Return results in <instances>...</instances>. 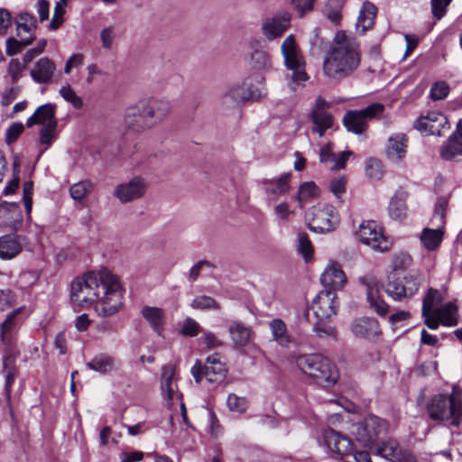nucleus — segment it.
Listing matches in <instances>:
<instances>
[{
    "label": "nucleus",
    "instance_id": "09e8293b",
    "mask_svg": "<svg viewBox=\"0 0 462 462\" xmlns=\"http://www.w3.org/2000/svg\"><path fill=\"white\" fill-rule=\"evenodd\" d=\"M250 64L254 69H265L271 67V59L265 51L255 50L251 54Z\"/></svg>",
    "mask_w": 462,
    "mask_h": 462
},
{
    "label": "nucleus",
    "instance_id": "b1692460",
    "mask_svg": "<svg viewBox=\"0 0 462 462\" xmlns=\"http://www.w3.org/2000/svg\"><path fill=\"white\" fill-rule=\"evenodd\" d=\"M351 332L361 338L373 339L381 334L380 324L374 318L361 317L353 320Z\"/></svg>",
    "mask_w": 462,
    "mask_h": 462
},
{
    "label": "nucleus",
    "instance_id": "bb28decb",
    "mask_svg": "<svg viewBox=\"0 0 462 462\" xmlns=\"http://www.w3.org/2000/svg\"><path fill=\"white\" fill-rule=\"evenodd\" d=\"M25 238L16 234L0 236V259L11 260L22 251Z\"/></svg>",
    "mask_w": 462,
    "mask_h": 462
},
{
    "label": "nucleus",
    "instance_id": "423d86ee",
    "mask_svg": "<svg viewBox=\"0 0 462 462\" xmlns=\"http://www.w3.org/2000/svg\"><path fill=\"white\" fill-rule=\"evenodd\" d=\"M309 228L316 233H326L336 229L339 224V214L328 204L313 206L309 212Z\"/></svg>",
    "mask_w": 462,
    "mask_h": 462
},
{
    "label": "nucleus",
    "instance_id": "e433bc0d",
    "mask_svg": "<svg viewBox=\"0 0 462 462\" xmlns=\"http://www.w3.org/2000/svg\"><path fill=\"white\" fill-rule=\"evenodd\" d=\"M250 94L246 92V82L231 87L222 97V104L227 107L238 105L250 99Z\"/></svg>",
    "mask_w": 462,
    "mask_h": 462
},
{
    "label": "nucleus",
    "instance_id": "603ef678",
    "mask_svg": "<svg viewBox=\"0 0 462 462\" xmlns=\"http://www.w3.org/2000/svg\"><path fill=\"white\" fill-rule=\"evenodd\" d=\"M60 95L64 100L70 103L74 108L80 109L83 106L82 98L75 93L70 85H63L60 89Z\"/></svg>",
    "mask_w": 462,
    "mask_h": 462
},
{
    "label": "nucleus",
    "instance_id": "2f4dec72",
    "mask_svg": "<svg viewBox=\"0 0 462 462\" xmlns=\"http://www.w3.org/2000/svg\"><path fill=\"white\" fill-rule=\"evenodd\" d=\"M291 174L284 173L278 179L267 180L263 181L266 194L272 200H276L280 196L285 195L290 190Z\"/></svg>",
    "mask_w": 462,
    "mask_h": 462
},
{
    "label": "nucleus",
    "instance_id": "6e6552de",
    "mask_svg": "<svg viewBox=\"0 0 462 462\" xmlns=\"http://www.w3.org/2000/svg\"><path fill=\"white\" fill-rule=\"evenodd\" d=\"M383 111V104L373 103L361 110L347 111L344 116L343 123L347 131L361 134L366 130L368 121L378 118Z\"/></svg>",
    "mask_w": 462,
    "mask_h": 462
},
{
    "label": "nucleus",
    "instance_id": "f704fd0d",
    "mask_svg": "<svg viewBox=\"0 0 462 462\" xmlns=\"http://www.w3.org/2000/svg\"><path fill=\"white\" fill-rule=\"evenodd\" d=\"M228 334L236 347H243L250 342L252 329L241 321L233 320L228 326Z\"/></svg>",
    "mask_w": 462,
    "mask_h": 462
},
{
    "label": "nucleus",
    "instance_id": "4468645a",
    "mask_svg": "<svg viewBox=\"0 0 462 462\" xmlns=\"http://www.w3.org/2000/svg\"><path fill=\"white\" fill-rule=\"evenodd\" d=\"M312 310L319 320L329 319L337 314V294L330 289L320 291L312 301Z\"/></svg>",
    "mask_w": 462,
    "mask_h": 462
},
{
    "label": "nucleus",
    "instance_id": "f3484780",
    "mask_svg": "<svg viewBox=\"0 0 462 462\" xmlns=\"http://www.w3.org/2000/svg\"><path fill=\"white\" fill-rule=\"evenodd\" d=\"M23 308H18L7 315L5 320L1 325V341L5 346V354H18L16 346V331L19 321L16 317L21 313Z\"/></svg>",
    "mask_w": 462,
    "mask_h": 462
},
{
    "label": "nucleus",
    "instance_id": "774afa93",
    "mask_svg": "<svg viewBox=\"0 0 462 462\" xmlns=\"http://www.w3.org/2000/svg\"><path fill=\"white\" fill-rule=\"evenodd\" d=\"M24 65L21 63L18 59H12L8 65V74L12 78V83H16L22 77V72L24 69Z\"/></svg>",
    "mask_w": 462,
    "mask_h": 462
},
{
    "label": "nucleus",
    "instance_id": "052dcab7",
    "mask_svg": "<svg viewBox=\"0 0 462 462\" xmlns=\"http://www.w3.org/2000/svg\"><path fill=\"white\" fill-rule=\"evenodd\" d=\"M329 190L338 199H341L346 191V180L345 177H338L331 180Z\"/></svg>",
    "mask_w": 462,
    "mask_h": 462
},
{
    "label": "nucleus",
    "instance_id": "20e7f679",
    "mask_svg": "<svg viewBox=\"0 0 462 462\" xmlns=\"http://www.w3.org/2000/svg\"><path fill=\"white\" fill-rule=\"evenodd\" d=\"M427 412L432 420H450L451 425L458 426L462 419V391L453 386L450 395L433 396L427 405Z\"/></svg>",
    "mask_w": 462,
    "mask_h": 462
},
{
    "label": "nucleus",
    "instance_id": "393cba45",
    "mask_svg": "<svg viewBox=\"0 0 462 462\" xmlns=\"http://www.w3.org/2000/svg\"><path fill=\"white\" fill-rule=\"evenodd\" d=\"M17 355L12 353L5 354L3 360V370L5 379L4 392L9 413L12 417L14 416V411L11 402V389L16 375L15 357Z\"/></svg>",
    "mask_w": 462,
    "mask_h": 462
},
{
    "label": "nucleus",
    "instance_id": "4d7b16f0",
    "mask_svg": "<svg viewBox=\"0 0 462 462\" xmlns=\"http://www.w3.org/2000/svg\"><path fill=\"white\" fill-rule=\"evenodd\" d=\"M92 184L89 181H79L69 189L71 198L76 201H81L90 191Z\"/></svg>",
    "mask_w": 462,
    "mask_h": 462
},
{
    "label": "nucleus",
    "instance_id": "a878e982",
    "mask_svg": "<svg viewBox=\"0 0 462 462\" xmlns=\"http://www.w3.org/2000/svg\"><path fill=\"white\" fill-rule=\"evenodd\" d=\"M320 282L326 289H342L346 282V277L341 266L337 263H331L320 275Z\"/></svg>",
    "mask_w": 462,
    "mask_h": 462
},
{
    "label": "nucleus",
    "instance_id": "79ce46f5",
    "mask_svg": "<svg viewBox=\"0 0 462 462\" xmlns=\"http://www.w3.org/2000/svg\"><path fill=\"white\" fill-rule=\"evenodd\" d=\"M319 195V189L313 181L303 182L298 189L295 199L299 202L300 208L310 200L317 198Z\"/></svg>",
    "mask_w": 462,
    "mask_h": 462
},
{
    "label": "nucleus",
    "instance_id": "7ed1b4c3",
    "mask_svg": "<svg viewBox=\"0 0 462 462\" xmlns=\"http://www.w3.org/2000/svg\"><path fill=\"white\" fill-rule=\"evenodd\" d=\"M294 362L302 374L324 388L334 386L339 379L337 365L322 355H298Z\"/></svg>",
    "mask_w": 462,
    "mask_h": 462
},
{
    "label": "nucleus",
    "instance_id": "473e14b6",
    "mask_svg": "<svg viewBox=\"0 0 462 462\" xmlns=\"http://www.w3.org/2000/svg\"><path fill=\"white\" fill-rule=\"evenodd\" d=\"M407 138L403 134H395L388 138L387 156L393 162H399L406 155Z\"/></svg>",
    "mask_w": 462,
    "mask_h": 462
},
{
    "label": "nucleus",
    "instance_id": "6ab92c4d",
    "mask_svg": "<svg viewBox=\"0 0 462 462\" xmlns=\"http://www.w3.org/2000/svg\"><path fill=\"white\" fill-rule=\"evenodd\" d=\"M176 377V369L172 365H165L162 367L161 392L162 398L168 404H172L175 400L181 399L182 394L179 392Z\"/></svg>",
    "mask_w": 462,
    "mask_h": 462
},
{
    "label": "nucleus",
    "instance_id": "a18cd8bd",
    "mask_svg": "<svg viewBox=\"0 0 462 462\" xmlns=\"http://www.w3.org/2000/svg\"><path fill=\"white\" fill-rule=\"evenodd\" d=\"M17 35L21 37L22 32H27L32 35V32L36 28V19L28 13H22L18 15L16 21Z\"/></svg>",
    "mask_w": 462,
    "mask_h": 462
},
{
    "label": "nucleus",
    "instance_id": "a19ab883",
    "mask_svg": "<svg viewBox=\"0 0 462 462\" xmlns=\"http://www.w3.org/2000/svg\"><path fill=\"white\" fill-rule=\"evenodd\" d=\"M142 315L154 330L159 332L162 329L164 324V312L162 309L145 306L142 310Z\"/></svg>",
    "mask_w": 462,
    "mask_h": 462
},
{
    "label": "nucleus",
    "instance_id": "13d9d810",
    "mask_svg": "<svg viewBox=\"0 0 462 462\" xmlns=\"http://www.w3.org/2000/svg\"><path fill=\"white\" fill-rule=\"evenodd\" d=\"M411 264V257L407 253H399L394 255L392 262L391 273H398L399 271L407 269Z\"/></svg>",
    "mask_w": 462,
    "mask_h": 462
},
{
    "label": "nucleus",
    "instance_id": "4c0bfd02",
    "mask_svg": "<svg viewBox=\"0 0 462 462\" xmlns=\"http://www.w3.org/2000/svg\"><path fill=\"white\" fill-rule=\"evenodd\" d=\"M21 212L14 203L0 202V225L14 227L21 221Z\"/></svg>",
    "mask_w": 462,
    "mask_h": 462
},
{
    "label": "nucleus",
    "instance_id": "3c124183",
    "mask_svg": "<svg viewBox=\"0 0 462 462\" xmlns=\"http://www.w3.org/2000/svg\"><path fill=\"white\" fill-rule=\"evenodd\" d=\"M57 126L52 124V126H44L40 130V144L44 146L41 151V154L49 149L53 142L57 139Z\"/></svg>",
    "mask_w": 462,
    "mask_h": 462
},
{
    "label": "nucleus",
    "instance_id": "ddd939ff",
    "mask_svg": "<svg viewBox=\"0 0 462 462\" xmlns=\"http://www.w3.org/2000/svg\"><path fill=\"white\" fill-rule=\"evenodd\" d=\"M148 181L142 176H134L128 181L118 184L113 192V195L121 203H130L142 199L148 189Z\"/></svg>",
    "mask_w": 462,
    "mask_h": 462
},
{
    "label": "nucleus",
    "instance_id": "39448f33",
    "mask_svg": "<svg viewBox=\"0 0 462 462\" xmlns=\"http://www.w3.org/2000/svg\"><path fill=\"white\" fill-rule=\"evenodd\" d=\"M281 50L285 67L287 69L292 71L291 75L289 77L288 86L292 92H296L298 88L303 86L309 79V76L305 71L304 59L292 34H290L284 39Z\"/></svg>",
    "mask_w": 462,
    "mask_h": 462
},
{
    "label": "nucleus",
    "instance_id": "dca6fc26",
    "mask_svg": "<svg viewBox=\"0 0 462 462\" xmlns=\"http://www.w3.org/2000/svg\"><path fill=\"white\" fill-rule=\"evenodd\" d=\"M414 128L427 134L441 135L442 131L449 129V123L445 115L432 111L420 116L414 122Z\"/></svg>",
    "mask_w": 462,
    "mask_h": 462
},
{
    "label": "nucleus",
    "instance_id": "a211bd4d",
    "mask_svg": "<svg viewBox=\"0 0 462 462\" xmlns=\"http://www.w3.org/2000/svg\"><path fill=\"white\" fill-rule=\"evenodd\" d=\"M330 107V103L327 102L321 97H318L316 99L315 106L311 111V121L314 125L313 132L319 134V136H323L327 129H329L333 125V116L328 111Z\"/></svg>",
    "mask_w": 462,
    "mask_h": 462
},
{
    "label": "nucleus",
    "instance_id": "9b49d317",
    "mask_svg": "<svg viewBox=\"0 0 462 462\" xmlns=\"http://www.w3.org/2000/svg\"><path fill=\"white\" fill-rule=\"evenodd\" d=\"M190 372L196 383H200L203 376L210 383H219L225 379L226 368L218 356L215 354L207 358L203 366L201 362L197 360Z\"/></svg>",
    "mask_w": 462,
    "mask_h": 462
},
{
    "label": "nucleus",
    "instance_id": "5701e85b",
    "mask_svg": "<svg viewBox=\"0 0 462 462\" xmlns=\"http://www.w3.org/2000/svg\"><path fill=\"white\" fill-rule=\"evenodd\" d=\"M291 14L288 12L277 14L270 19L263 21L262 24L263 34L269 41H273L281 35L290 27Z\"/></svg>",
    "mask_w": 462,
    "mask_h": 462
},
{
    "label": "nucleus",
    "instance_id": "2eb2a0df",
    "mask_svg": "<svg viewBox=\"0 0 462 462\" xmlns=\"http://www.w3.org/2000/svg\"><path fill=\"white\" fill-rule=\"evenodd\" d=\"M425 324L430 329H437L439 324L447 327H453L457 324V308L452 302L443 304L434 312H428L422 315Z\"/></svg>",
    "mask_w": 462,
    "mask_h": 462
},
{
    "label": "nucleus",
    "instance_id": "37998d69",
    "mask_svg": "<svg viewBox=\"0 0 462 462\" xmlns=\"http://www.w3.org/2000/svg\"><path fill=\"white\" fill-rule=\"evenodd\" d=\"M377 453L381 457L393 462H397L398 458L403 454V452L399 448L398 443L393 439L383 442L379 446Z\"/></svg>",
    "mask_w": 462,
    "mask_h": 462
},
{
    "label": "nucleus",
    "instance_id": "58836bf2",
    "mask_svg": "<svg viewBox=\"0 0 462 462\" xmlns=\"http://www.w3.org/2000/svg\"><path fill=\"white\" fill-rule=\"evenodd\" d=\"M273 339L281 346L288 347L291 337L288 333L287 326L281 319H274L269 323Z\"/></svg>",
    "mask_w": 462,
    "mask_h": 462
},
{
    "label": "nucleus",
    "instance_id": "f8f14e48",
    "mask_svg": "<svg viewBox=\"0 0 462 462\" xmlns=\"http://www.w3.org/2000/svg\"><path fill=\"white\" fill-rule=\"evenodd\" d=\"M138 104L152 128L163 123L171 112L170 101L164 98L149 97Z\"/></svg>",
    "mask_w": 462,
    "mask_h": 462
},
{
    "label": "nucleus",
    "instance_id": "0eeeda50",
    "mask_svg": "<svg viewBox=\"0 0 462 462\" xmlns=\"http://www.w3.org/2000/svg\"><path fill=\"white\" fill-rule=\"evenodd\" d=\"M420 277L417 273H408L402 278L398 273H390L385 284V292L393 300L414 295L420 287Z\"/></svg>",
    "mask_w": 462,
    "mask_h": 462
},
{
    "label": "nucleus",
    "instance_id": "69168bd1",
    "mask_svg": "<svg viewBox=\"0 0 462 462\" xmlns=\"http://www.w3.org/2000/svg\"><path fill=\"white\" fill-rule=\"evenodd\" d=\"M226 404L230 411L236 412H244L246 409V402L244 398H241L234 393H230L227 396Z\"/></svg>",
    "mask_w": 462,
    "mask_h": 462
},
{
    "label": "nucleus",
    "instance_id": "c03bdc74",
    "mask_svg": "<svg viewBox=\"0 0 462 462\" xmlns=\"http://www.w3.org/2000/svg\"><path fill=\"white\" fill-rule=\"evenodd\" d=\"M442 301L440 292L435 289H430L428 293L423 299L422 302V315H426L428 312H434L436 309H439Z\"/></svg>",
    "mask_w": 462,
    "mask_h": 462
},
{
    "label": "nucleus",
    "instance_id": "6e6d98bb",
    "mask_svg": "<svg viewBox=\"0 0 462 462\" xmlns=\"http://www.w3.org/2000/svg\"><path fill=\"white\" fill-rule=\"evenodd\" d=\"M313 330L317 337L319 338H332L334 340L337 339L336 328L329 324L324 323L323 320L319 319V321L314 324Z\"/></svg>",
    "mask_w": 462,
    "mask_h": 462
},
{
    "label": "nucleus",
    "instance_id": "f03ea898",
    "mask_svg": "<svg viewBox=\"0 0 462 462\" xmlns=\"http://www.w3.org/2000/svg\"><path fill=\"white\" fill-rule=\"evenodd\" d=\"M360 53L354 40L346 37L342 31L334 37V45L323 62L326 76L342 79L350 76L360 65Z\"/></svg>",
    "mask_w": 462,
    "mask_h": 462
},
{
    "label": "nucleus",
    "instance_id": "8fccbe9b",
    "mask_svg": "<svg viewBox=\"0 0 462 462\" xmlns=\"http://www.w3.org/2000/svg\"><path fill=\"white\" fill-rule=\"evenodd\" d=\"M34 40L33 35H29L26 38H22L21 40H16L13 37H10L6 40V54L8 56H13L17 54L22 51L25 46L30 45Z\"/></svg>",
    "mask_w": 462,
    "mask_h": 462
},
{
    "label": "nucleus",
    "instance_id": "864d4df0",
    "mask_svg": "<svg viewBox=\"0 0 462 462\" xmlns=\"http://www.w3.org/2000/svg\"><path fill=\"white\" fill-rule=\"evenodd\" d=\"M448 206V197H439L437 199L432 220H436L438 225L443 226L446 219V212Z\"/></svg>",
    "mask_w": 462,
    "mask_h": 462
},
{
    "label": "nucleus",
    "instance_id": "c85d7f7f",
    "mask_svg": "<svg viewBox=\"0 0 462 462\" xmlns=\"http://www.w3.org/2000/svg\"><path fill=\"white\" fill-rule=\"evenodd\" d=\"M56 71L55 63L47 57H42L35 62L30 75L36 83H49Z\"/></svg>",
    "mask_w": 462,
    "mask_h": 462
},
{
    "label": "nucleus",
    "instance_id": "680f3d73",
    "mask_svg": "<svg viewBox=\"0 0 462 462\" xmlns=\"http://www.w3.org/2000/svg\"><path fill=\"white\" fill-rule=\"evenodd\" d=\"M181 334L186 337H196L200 331L199 324L192 318H187L181 327Z\"/></svg>",
    "mask_w": 462,
    "mask_h": 462
},
{
    "label": "nucleus",
    "instance_id": "5fc2aeb1",
    "mask_svg": "<svg viewBox=\"0 0 462 462\" xmlns=\"http://www.w3.org/2000/svg\"><path fill=\"white\" fill-rule=\"evenodd\" d=\"M297 250L306 262L311 259L313 254V248L308 235L305 233H300L298 235V245Z\"/></svg>",
    "mask_w": 462,
    "mask_h": 462
},
{
    "label": "nucleus",
    "instance_id": "412c9836",
    "mask_svg": "<svg viewBox=\"0 0 462 462\" xmlns=\"http://www.w3.org/2000/svg\"><path fill=\"white\" fill-rule=\"evenodd\" d=\"M123 123L127 131L135 134H142L144 131L152 129L144 113L141 111V106L138 103L125 109Z\"/></svg>",
    "mask_w": 462,
    "mask_h": 462
},
{
    "label": "nucleus",
    "instance_id": "ea45409f",
    "mask_svg": "<svg viewBox=\"0 0 462 462\" xmlns=\"http://www.w3.org/2000/svg\"><path fill=\"white\" fill-rule=\"evenodd\" d=\"M437 228H424L420 236L421 244L429 251L437 249L442 242L443 232L439 228L440 225L437 224Z\"/></svg>",
    "mask_w": 462,
    "mask_h": 462
},
{
    "label": "nucleus",
    "instance_id": "cd10ccee",
    "mask_svg": "<svg viewBox=\"0 0 462 462\" xmlns=\"http://www.w3.org/2000/svg\"><path fill=\"white\" fill-rule=\"evenodd\" d=\"M56 105L47 103L40 106L35 112L27 119V127H32L34 125H41L42 127L58 125V121L55 117Z\"/></svg>",
    "mask_w": 462,
    "mask_h": 462
},
{
    "label": "nucleus",
    "instance_id": "de8ad7c7",
    "mask_svg": "<svg viewBox=\"0 0 462 462\" xmlns=\"http://www.w3.org/2000/svg\"><path fill=\"white\" fill-rule=\"evenodd\" d=\"M365 171L366 176L374 180H381L384 174L383 164L376 158H369L366 160Z\"/></svg>",
    "mask_w": 462,
    "mask_h": 462
},
{
    "label": "nucleus",
    "instance_id": "c756f323",
    "mask_svg": "<svg viewBox=\"0 0 462 462\" xmlns=\"http://www.w3.org/2000/svg\"><path fill=\"white\" fill-rule=\"evenodd\" d=\"M440 155L445 160H452L457 155H462V119L457 125V130L442 145Z\"/></svg>",
    "mask_w": 462,
    "mask_h": 462
},
{
    "label": "nucleus",
    "instance_id": "e2e57ef3",
    "mask_svg": "<svg viewBox=\"0 0 462 462\" xmlns=\"http://www.w3.org/2000/svg\"><path fill=\"white\" fill-rule=\"evenodd\" d=\"M16 303V296L10 289L0 290V310L12 308Z\"/></svg>",
    "mask_w": 462,
    "mask_h": 462
},
{
    "label": "nucleus",
    "instance_id": "4be33fe9",
    "mask_svg": "<svg viewBox=\"0 0 462 462\" xmlns=\"http://www.w3.org/2000/svg\"><path fill=\"white\" fill-rule=\"evenodd\" d=\"M324 441L331 452L342 458L345 457V459L353 450L354 447L353 442L349 438L334 430L325 431Z\"/></svg>",
    "mask_w": 462,
    "mask_h": 462
},
{
    "label": "nucleus",
    "instance_id": "72a5a7b5",
    "mask_svg": "<svg viewBox=\"0 0 462 462\" xmlns=\"http://www.w3.org/2000/svg\"><path fill=\"white\" fill-rule=\"evenodd\" d=\"M377 14V7L371 2L365 1L359 11V15L356 24V31L364 34L374 24Z\"/></svg>",
    "mask_w": 462,
    "mask_h": 462
},
{
    "label": "nucleus",
    "instance_id": "0e129e2a",
    "mask_svg": "<svg viewBox=\"0 0 462 462\" xmlns=\"http://www.w3.org/2000/svg\"><path fill=\"white\" fill-rule=\"evenodd\" d=\"M449 92L448 85L444 82H437L430 88V97L433 100H441L447 97Z\"/></svg>",
    "mask_w": 462,
    "mask_h": 462
},
{
    "label": "nucleus",
    "instance_id": "bf43d9fd",
    "mask_svg": "<svg viewBox=\"0 0 462 462\" xmlns=\"http://www.w3.org/2000/svg\"><path fill=\"white\" fill-rule=\"evenodd\" d=\"M201 341L208 349H215L221 347L224 345L222 339H220L214 332L209 330H202Z\"/></svg>",
    "mask_w": 462,
    "mask_h": 462
},
{
    "label": "nucleus",
    "instance_id": "f257e3e1",
    "mask_svg": "<svg viewBox=\"0 0 462 462\" xmlns=\"http://www.w3.org/2000/svg\"><path fill=\"white\" fill-rule=\"evenodd\" d=\"M123 292L118 277L106 268L88 272L70 285L74 305L88 308L95 304L96 312L103 317L118 312L123 306Z\"/></svg>",
    "mask_w": 462,
    "mask_h": 462
},
{
    "label": "nucleus",
    "instance_id": "49530a36",
    "mask_svg": "<svg viewBox=\"0 0 462 462\" xmlns=\"http://www.w3.org/2000/svg\"><path fill=\"white\" fill-rule=\"evenodd\" d=\"M190 306L192 309L199 310H217L221 309L220 304L214 298L207 295L196 296Z\"/></svg>",
    "mask_w": 462,
    "mask_h": 462
},
{
    "label": "nucleus",
    "instance_id": "c9c22d12",
    "mask_svg": "<svg viewBox=\"0 0 462 462\" xmlns=\"http://www.w3.org/2000/svg\"><path fill=\"white\" fill-rule=\"evenodd\" d=\"M120 363L112 356L107 354H99L95 356L87 366L101 374H106L118 368Z\"/></svg>",
    "mask_w": 462,
    "mask_h": 462
},
{
    "label": "nucleus",
    "instance_id": "1a4fd4ad",
    "mask_svg": "<svg viewBox=\"0 0 462 462\" xmlns=\"http://www.w3.org/2000/svg\"><path fill=\"white\" fill-rule=\"evenodd\" d=\"M386 430L387 423L384 420L374 415H368L362 421L353 424L350 432L359 443L369 447Z\"/></svg>",
    "mask_w": 462,
    "mask_h": 462
},
{
    "label": "nucleus",
    "instance_id": "9d476101",
    "mask_svg": "<svg viewBox=\"0 0 462 462\" xmlns=\"http://www.w3.org/2000/svg\"><path fill=\"white\" fill-rule=\"evenodd\" d=\"M360 241L373 250L385 252L391 248V241L384 236L382 227L374 220L364 221L356 232Z\"/></svg>",
    "mask_w": 462,
    "mask_h": 462
},
{
    "label": "nucleus",
    "instance_id": "aec40b11",
    "mask_svg": "<svg viewBox=\"0 0 462 462\" xmlns=\"http://www.w3.org/2000/svg\"><path fill=\"white\" fill-rule=\"evenodd\" d=\"M359 282L366 287V299L370 307L379 316H385L389 305L379 295L378 280L373 275H365L359 278Z\"/></svg>",
    "mask_w": 462,
    "mask_h": 462
},
{
    "label": "nucleus",
    "instance_id": "7c9ffc66",
    "mask_svg": "<svg viewBox=\"0 0 462 462\" xmlns=\"http://www.w3.org/2000/svg\"><path fill=\"white\" fill-rule=\"evenodd\" d=\"M408 196V192L402 188H400L392 197L388 206V213L393 219L401 221L405 218L407 213L406 200Z\"/></svg>",
    "mask_w": 462,
    "mask_h": 462
},
{
    "label": "nucleus",
    "instance_id": "338daca9",
    "mask_svg": "<svg viewBox=\"0 0 462 462\" xmlns=\"http://www.w3.org/2000/svg\"><path fill=\"white\" fill-rule=\"evenodd\" d=\"M47 45V41L45 39H42L37 42V45L34 48L28 50L23 57V63L27 65L30 63L35 57L42 54Z\"/></svg>",
    "mask_w": 462,
    "mask_h": 462
}]
</instances>
